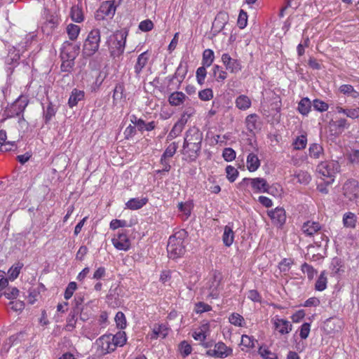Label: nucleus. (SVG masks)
I'll use <instances>...</instances> for the list:
<instances>
[{"label":"nucleus","instance_id":"1","mask_svg":"<svg viewBox=\"0 0 359 359\" xmlns=\"http://www.w3.org/2000/svg\"><path fill=\"white\" fill-rule=\"evenodd\" d=\"M186 231L182 230L170 236L167 245V252L170 259H177L184 254L185 245L184 244V239Z\"/></svg>","mask_w":359,"mask_h":359},{"label":"nucleus","instance_id":"2","mask_svg":"<svg viewBox=\"0 0 359 359\" xmlns=\"http://www.w3.org/2000/svg\"><path fill=\"white\" fill-rule=\"evenodd\" d=\"M339 168L340 165L337 161L328 159L320 163L316 168V171L326 184H331Z\"/></svg>","mask_w":359,"mask_h":359},{"label":"nucleus","instance_id":"3","mask_svg":"<svg viewBox=\"0 0 359 359\" xmlns=\"http://www.w3.org/2000/svg\"><path fill=\"white\" fill-rule=\"evenodd\" d=\"M128 35V31L126 29L117 30L112 35L113 41L109 47L111 57L115 58L123 53Z\"/></svg>","mask_w":359,"mask_h":359},{"label":"nucleus","instance_id":"4","mask_svg":"<svg viewBox=\"0 0 359 359\" xmlns=\"http://www.w3.org/2000/svg\"><path fill=\"white\" fill-rule=\"evenodd\" d=\"M101 41L100 31L98 29H92L84 41L83 54L86 57L93 56L99 49Z\"/></svg>","mask_w":359,"mask_h":359},{"label":"nucleus","instance_id":"5","mask_svg":"<svg viewBox=\"0 0 359 359\" xmlns=\"http://www.w3.org/2000/svg\"><path fill=\"white\" fill-rule=\"evenodd\" d=\"M202 139V133L196 127L191 128L186 132L184 148L197 154L201 150Z\"/></svg>","mask_w":359,"mask_h":359},{"label":"nucleus","instance_id":"6","mask_svg":"<svg viewBox=\"0 0 359 359\" xmlns=\"http://www.w3.org/2000/svg\"><path fill=\"white\" fill-rule=\"evenodd\" d=\"M195 114V109L192 107L187 108L181 114L179 120L175 123L170 131L168 137L174 139L178 137L182 132L189 119Z\"/></svg>","mask_w":359,"mask_h":359},{"label":"nucleus","instance_id":"7","mask_svg":"<svg viewBox=\"0 0 359 359\" xmlns=\"http://www.w3.org/2000/svg\"><path fill=\"white\" fill-rule=\"evenodd\" d=\"M250 184L251 187L255 193H265L269 192V185L266 180L264 178L256 177V178H244L239 183V186L243 187Z\"/></svg>","mask_w":359,"mask_h":359},{"label":"nucleus","instance_id":"8","mask_svg":"<svg viewBox=\"0 0 359 359\" xmlns=\"http://www.w3.org/2000/svg\"><path fill=\"white\" fill-rule=\"evenodd\" d=\"M80 52V46L68 41L62 43L61 48V60H75Z\"/></svg>","mask_w":359,"mask_h":359},{"label":"nucleus","instance_id":"9","mask_svg":"<svg viewBox=\"0 0 359 359\" xmlns=\"http://www.w3.org/2000/svg\"><path fill=\"white\" fill-rule=\"evenodd\" d=\"M344 196L351 201L359 198V182L355 180H347L343 186Z\"/></svg>","mask_w":359,"mask_h":359},{"label":"nucleus","instance_id":"10","mask_svg":"<svg viewBox=\"0 0 359 359\" xmlns=\"http://www.w3.org/2000/svg\"><path fill=\"white\" fill-rule=\"evenodd\" d=\"M222 61L226 67V69L232 74H237L242 69V65L240 60L232 58L229 54L223 53Z\"/></svg>","mask_w":359,"mask_h":359},{"label":"nucleus","instance_id":"11","mask_svg":"<svg viewBox=\"0 0 359 359\" xmlns=\"http://www.w3.org/2000/svg\"><path fill=\"white\" fill-rule=\"evenodd\" d=\"M112 244L118 250L127 251L130 248V241L128 235L122 230L111 239Z\"/></svg>","mask_w":359,"mask_h":359},{"label":"nucleus","instance_id":"12","mask_svg":"<svg viewBox=\"0 0 359 359\" xmlns=\"http://www.w3.org/2000/svg\"><path fill=\"white\" fill-rule=\"evenodd\" d=\"M27 104L28 101L26 99L20 98L17 100L6 111L7 116L14 117L20 116L25 111Z\"/></svg>","mask_w":359,"mask_h":359},{"label":"nucleus","instance_id":"13","mask_svg":"<svg viewBox=\"0 0 359 359\" xmlns=\"http://www.w3.org/2000/svg\"><path fill=\"white\" fill-rule=\"evenodd\" d=\"M116 6L111 1H106L101 4L97 14V19H104L105 17L112 18L115 14Z\"/></svg>","mask_w":359,"mask_h":359},{"label":"nucleus","instance_id":"14","mask_svg":"<svg viewBox=\"0 0 359 359\" xmlns=\"http://www.w3.org/2000/svg\"><path fill=\"white\" fill-rule=\"evenodd\" d=\"M232 349L228 348L223 342H218L215 345L213 349H210L207 351V354L215 358H224L231 355Z\"/></svg>","mask_w":359,"mask_h":359},{"label":"nucleus","instance_id":"15","mask_svg":"<svg viewBox=\"0 0 359 359\" xmlns=\"http://www.w3.org/2000/svg\"><path fill=\"white\" fill-rule=\"evenodd\" d=\"M267 215L276 226H282L286 221L285 210L283 208L277 207L274 210H269Z\"/></svg>","mask_w":359,"mask_h":359},{"label":"nucleus","instance_id":"16","mask_svg":"<svg viewBox=\"0 0 359 359\" xmlns=\"http://www.w3.org/2000/svg\"><path fill=\"white\" fill-rule=\"evenodd\" d=\"M96 345L102 354L111 353L116 349L110 334L100 337L96 340Z\"/></svg>","mask_w":359,"mask_h":359},{"label":"nucleus","instance_id":"17","mask_svg":"<svg viewBox=\"0 0 359 359\" xmlns=\"http://www.w3.org/2000/svg\"><path fill=\"white\" fill-rule=\"evenodd\" d=\"M272 321L275 329L282 335L290 333L292 330V325L286 319L276 316Z\"/></svg>","mask_w":359,"mask_h":359},{"label":"nucleus","instance_id":"18","mask_svg":"<svg viewBox=\"0 0 359 359\" xmlns=\"http://www.w3.org/2000/svg\"><path fill=\"white\" fill-rule=\"evenodd\" d=\"M149 59V54L147 51L142 53L137 57L134 66L135 76L139 78L144 67L147 65Z\"/></svg>","mask_w":359,"mask_h":359},{"label":"nucleus","instance_id":"19","mask_svg":"<svg viewBox=\"0 0 359 359\" xmlns=\"http://www.w3.org/2000/svg\"><path fill=\"white\" fill-rule=\"evenodd\" d=\"M302 230L308 236H313L321 230V225L318 222L307 221L302 225Z\"/></svg>","mask_w":359,"mask_h":359},{"label":"nucleus","instance_id":"20","mask_svg":"<svg viewBox=\"0 0 359 359\" xmlns=\"http://www.w3.org/2000/svg\"><path fill=\"white\" fill-rule=\"evenodd\" d=\"M229 20V15L226 12H219L215 17L212 23V28L215 32H219L224 28Z\"/></svg>","mask_w":359,"mask_h":359},{"label":"nucleus","instance_id":"21","mask_svg":"<svg viewBox=\"0 0 359 359\" xmlns=\"http://www.w3.org/2000/svg\"><path fill=\"white\" fill-rule=\"evenodd\" d=\"M187 95L180 91L172 93L168 97V102L171 106L177 107L182 104L186 99Z\"/></svg>","mask_w":359,"mask_h":359},{"label":"nucleus","instance_id":"22","mask_svg":"<svg viewBox=\"0 0 359 359\" xmlns=\"http://www.w3.org/2000/svg\"><path fill=\"white\" fill-rule=\"evenodd\" d=\"M84 96V91L78 90L76 88L73 89L68 100V104L69 107L73 108L77 105L79 101L83 100Z\"/></svg>","mask_w":359,"mask_h":359},{"label":"nucleus","instance_id":"23","mask_svg":"<svg viewBox=\"0 0 359 359\" xmlns=\"http://www.w3.org/2000/svg\"><path fill=\"white\" fill-rule=\"evenodd\" d=\"M148 202V198L146 197L144 198H133L130 199L126 203V207L128 209L136 210H139L145 205Z\"/></svg>","mask_w":359,"mask_h":359},{"label":"nucleus","instance_id":"24","mask_svg":"<svg viewBox=\"0 0 359 359\" xmlns=\"http://www.w3.org/2000/svg\"><path fill=\"white\" fill-rule=\"evenodd\" d=\"M335 112L337 114H344L347 117L355 119L359 118V107L355 108H343L337 106L335 109Z\"/></svg>","mask_w":359,"mask_h":359},{"label":"nucleus","instance_id":"25","mask_svg":"<svg viewBox=\"0 0 359 359\" xmlns=\"http://www.w3.org/2000/svg\"><path fill=\"white\" fill-rule=\"evenodd\" d=\"M236 107L243 111L248 109L252 104L251 100L245 95H241L236 98Z\"/></svg>","mask_w":359,"mask_h":359},{"label":"nucleus","instance_id":"26","mask_svg":"<svg viewBox=\"0 0 359 359\" xmlns=\"http://www.w3.org/2000/svg\"><path fill=\"white\" fill-rule=\"evenodd\" d=\"M222 241L224 244L230 247L234 241V232L233 231L232 227L226 225L224 229V233L222 236Z\"/></svg>","mask_w":359,"mask_h":359},{"label":"nucleus","instance_id":"27","mask_svg":"<svg viewBox=\"0 0 359 359\" xmlns=\"http://www.w3.org/2000/svg\"><path fill=\"white\" fill-rule=\"evenodd\" d=\"M357 222L355 214L351 212H346L343 216V224L346 228L354 229Z\"/></svg>","mask_w":359,"mask_h":359},{"label":"nucleus","instance_id":"28","mask_svg":"<svg viewBox=\"0 0 359 359\" xmlns=\"http://www.w3.org/2000/svg\"><path fill=\"white\" fill-rule=\"evenodd\" d=\"M70 16L72 20L77 23H80L84 20L82 8L79 7V5H75L72 7Z\"/></svg>","mask_w":359,"mask_h":359},{"label":"nucleus","instance_id":"29","mask_svg":"<svg viewBox=\"0 0 359 359\" xmlns=\"http://www.w3.org/2000/svg\"><path fill=\"white\" fill-rule=\"evenodd\" d=\"M125 87L123 83H118L113 92V102L114 104H116L118 100H122L123 98H126V95L124 94Z\"/></svg>","mask_w":359,"mask_h":359},{"label":"nucleus","instance_id":"30","mask_svg":"<svg viewBox=\"0 0 359 359\" xmlns=\"http://www.w3.org/2000/svg\"><path fill=\"white\" fill-rule=\"evenodd\" d=\"M111 339L113 341V344H114L115 348H116L117 346H123L127 341L126 332L121 331L118 332L113 336L111 335Z\"/></svg>","mask_w":359,"mask_h":359},{"label":"nucleus","instance_id":"31","mask_svg":"<svg viewBox=\"0 0 359 359\" xmlns=\"http://www.w3.org/2000/svg\"><path fill=\"white\" fill-rule=\"evenodd\" d=\"M212 74L217 82H223L227 78L226 72L217 65L213 66Z\"/></svg>","mask_w":359,"mask_h":359},{"label":"nucleus","instance_id":"32","mask_svg":"<svg viewBox=\"0 0 359 359\" xmlns=\"http://www.w3.org/2000/svg\"><path fill=\"white\" fill-rule=\"evenodd\" d=\"M311 108V102L308 97L302 98L298 104V111L302 115H307Z\"/></svg>","mask_w":359,"mask_h":359},{"label":"nucleus","instance_id":"33","mask_svg":"<svg viewBox=\"0 0 359 359\" xmlns=\"http://www.w3.org/2000/svg\"><path fill=\"white\" fill-rule=\"evenodd\" d=\"M24 264L22 262H17L15 264H14L8 270V278L10 280H14L15 279H16L20 273V271L21 269H22Z\"/></svg>","mask_w":359,"mask_h":359},{"label":"nucleus","instance_id":"34","mask_svg":"<svg viewBox=\"0 0 359 359\" xmlns=\"http://www.w3.org/2000/svg\"><path fill=\"white\" fill-rule=\"evenodd\" d=\"M339 90L341 93H343L347 96H350L353 98H357L359 96V93L357 92L351 85H348V84L341 85L339 87Z\"/></svg>","mask_w":359,"mask_h":359},{"label":"nucleus","instance_id":"35","mask_svg":"<svg viewBox=\"0 0 359 359\" xmlns=\"http://www.w3.org/2000/svg\"><path fill=\"white\" fill-rule=\"evenodd\" d=\"M215 59V54L212 50L205 49L203 53L202 64L207 67H210Z\"/></svg>","mask_w":359,"mask_h":359},{"label":"nucleus","instance_id":"36","mask_svg":"<svg viewBox=\"0 0 359 359\" xmlns=\"http://www.w3.org/2000/svg\"><path fill=\"white\" fill-rule=\"evenodd\" d=\"M327 279L325 271L320 273L315 284V289L318 291H323L327 287Z\"/></svg>","mask_w":359,"mask_h":359},{"label":"nucleus","instance_id":"37","mask_svg":"<svg viewBox=\"0 0 359 359\" xmlns=\"http://www.w3.org/2000/svg\"><path fill=\"white\" fill-rule=\"evenodd\" d=\"M67 32L70 40L74 41L77 39L79 32V26L74 24H69L67 27Z\"/></svg>","mask_w":359,"mask_h":359},{"label":"nucleus","instance_id":"38","mask_svg":"<svg viewBox=\"0 0 359 359\" xmlns=\"http://www.w3.org/2000/svg\"><path fill=\"white\" fill-rule=\"evenodd\" d=\"M257 118L258 116L255 114H250L246 117V127L250 132H253L257 129Z\"/></svg>","mask_w":359,"mask_h":359},{"label":"nucleus","instance_id":"39","mask_svg":"<svg viewBox=\"0 0 359 359\" xmlns=\"http://www.w3.org/2000/svg\"><path fill=\"white\" fill-rule=\"evenodd\" d=\"M332 126L336 128V130L339 133H342L345 129L350 127V123L345 118H339L331 123Z\"/></svg>","mask_w":359,"mask_h":359},{"label":"nucleus","instance_id":"40","mask_svg":"<svg viewBox=\"0 0 359 359\" xmlns=\"http://www.w3.org/2000/svg\"><path fill=\"white\" fill-rule=\"evenodd\" d=\"M78 309H73L69 314L67 319V327L69 330L75 327L76 323V316L79 313Z\"/></svg>","mask_w":359,"mask_h":359},{"label":"nucleus","instance_id":"41","mask_svg":"<svg viewBox=\"0 0 359 359\" xmlns=\"http://www.w3.org/2000/svg\"><path fill=\"white\" fill-rule=\"evenodd\" d=\"M56 110L53 107V105L50 102L46 109H43V117L45 123L47 124L50 122L51 118L55 115Z\"/></svg>","mask_w":359,"mask_h":359},{"label":"nucleus","instance_id":"42","mask_svg":"<svg viewBox=\"0 0 359 359\" xmlns=\"http://www.w3.org/2000/svg\"><path fill=\"white\" fill-rule=\"evenodd\" d=\"M229 323L235 326L243 327L245 323L243 317L237 313H233L229 318Z\"/></svg>","mask_w":359,"mask_h":359},{"label":"nucleus","instance_id":"43","mask_svg":"<svg viewBox=\"0 0 359 359\" xmlns=\"http://www.w3.org/2000/svg\"><path fill=\"white\" fill-rule=\"evenodd\" d=\"M19 292L17 287L8 286L2 294L8 299H15L18 297Z\"/></svg>","mask_w":359,"mask_h":359},{"label":"nucleus","instance_id":"44","mask_svg":"<svg viewBox=\"0 0 359 359\" xmlns=\"http://www.w3.org/2000/svg\"><path fill=\"white\" fill-rule=\"evenodd\" d=\"M307 144V138L304 135L298 136L293 142L294 149L296 150H300L306 147Z\"/></svg>","mask_w":359,"mask_h":359},{"label":"nucleus","instance_id":"45","mask_svg":"<svg viewBox=\"0 0 359 359\" xmlns=\"http://www.w3.org/2000/svg\"><path fill=\"white\" fill-rule=\"evenodd\" d=\"M156 124L155 121L146 123L143 119H142L137 127V130L141 133H143L144 131L149 132L153 130L156 128Z\"/></svg>","mask_w":359,"mask_h":359},{"label":"nucleus","instance_id":"46","mask_svg":"<svg viewBox=\"0 0 359 359\" xmlns=\"http://www.w3.org/2000/svg\"><path fill=\"white\" fill-rule=\"evenodd\" d=\"M179 351L183 357H187L191 354L192 348L187 341H183L179 345Z\"/></svg>","mask_w":359,"mask_h":359},{"label":"nucleus","instance_id":"47","mask_svg":"<svg viewBox=\"0 0 359 359\" xmlns=\"http://www.w3.org/2000/svg\"><path fill=\"white\" fill-rule=\"evenodd\" d=\"M309 151L311 157H318L323 153V149L321 145L314 143L310 145Z\"/></svg>","mask_w":359,"mask_h":359},{"label":"nucleus","instance_id":"48","mask_svg":"<svg viewBox=\"0 0 359 359\" xmlns=\"http://www.w3.org/2000/svg\"><path fill=\"white\" fill-rule=\"evenodd\" d=\"M226 177L230 182H233L238 175V171L231 165L226 166Z\"/></svg>","mask_w":359,"mask_h":359},{"label":"nucleus","instance_id":"49","mask_svg":"<svg viewBox=\"0 0 359 359\" xmlns=\"http://www.w3.org/2000/svg\"><path fill=\"white\" fill-rule=\"evenodd\" d=\"M205 67H207L203 65L202 67H198L196 70V80L198 83L201 85L204 83L205 79L206 77L207 71Z\"/></svg>","mask_w":359,"mask_h":359},{"label":"nucleus","instance_id":"50","mask_svg":"<svg viewBox=\"0 0 359 359\" xmlns=\"http://www.w3.org/2000/svg\"><path fill=\"white\" fill-rule=\"evenodd\" d=\"M302 271L304 273L307 274L308 278L310 280L313 279L314 276L317 273V271L313 267L307 263H304L302 265Z\"/></svg>","mask_w":359,"mask_h":359},{"label":"nucleus","instance_id":"51","mask_svg":"<svg viewBox=\"0 0 359 359\" xmlns=\"http://www.w3.org/2000/svg\"><path fill=\"white\" fill-rule=\"evenodd\" d=\"M116 325L120 329H124L126 327V319L124 313L118 311L115 316Z\"/></svg>","mask_w":359,"mask_h":359},{"label":"nucleus","instance_id":"52","mask_svg":"<svg viewBox=\"0 0 359 359\" xmlns=\"http://www.w3.org/2000/svg\"><path fill=\"white\" fill-rule=\"evenodd\" d=\"M76 288H77L76 283L75 282H70L65 289V294H64L65 299L67 300L69 299L72 297V295H73L74 291L76 290Z\"/></svg>","mask_w":359,"mask_h":359},{"label":"nucleus","instance_id":"53","mask_svg":"<svg viewBox=\"0 0 359 359\" xmlns=\"http://www.w3.org/2000/svg\"><path fill=\"white\" fill-rule=\"evenodd\" d=\"M74 60H62L61 71L67 73L71 72L74 67Z\"/></svg>","mask_w":359,"mask_h":359},{"label":"nucleus","instance_id":"54","mask_svg":"<svg viewBox=\"0 0 359 359\" xmlns=\"http://www.w3.org/2000/svg\"><path fill=\"white\" fill-rule=\"evenodd\" d=\"M248 15L247 13L241 10L238 18V26L240 29H244L247 26Z\"/></svg>","mask_w":359,"mask_h":359},{"label":"nucleus","instance_id":"55","mask_svg":"<svg viewBox=\"0 0 359 359\" xmlns=\"http://www.w3.org/2000/svg\"><path fill=\"white\" fill-rule=\"evenodd\" d=\"M260 165L259 158H247V168L250 172H254Z\"/></svg>","mask_w":359,"mask_h":359},{"label":"nucleus","instance_id":"56","mask_svg":"<svg viewBox=\"0 0 359 359\" xmlns=\"http://www.w3.org/2000/svg\"><path fill=\"white\" fill-rule=\"evenodd\" d=\"M198 97L201 100L208 101L213 97V92L210 88H206L198 93Z\"/></svg>","mask_w":359,"mask_h":359},{"label":"nucleus","instance_id":"57","mask_svg":"<svg viewBox=\"0 0 359 359\" xmlns=\"http://www.w3.org/2000/svg\"><path fill=\"white\" fill-rule=\"evenodd\" d=\"M313 106L316 111L320 112L325 111L328 109V104L326 102L317 99L313 100Z\"/></svg>","mask_w":359,"mask_h":359},{"label":"nucleus","instance_id":"58","mask_svg":"<svg viewBox=\"0 0 359 359\" xmlns=\"http://www.w3.org/2000/svg\"><path fill=\"white\" fill-rule=\"evenodd\" d=\"M297 181L301 184H307L311 181V176L305 172H299L296 175Z\"/></svg>","mask_w":359,"mask_h":359},{"label":"nucleus","instance_id":"59","mask_svg":"<svg viewBox=\"0 0 359 359\" xmlns=\"http://www.w3.org/2000/svg\"><path fill=\"white\" fill-rule=\"evenodd\" d=\"M311 328V324L309 323H304L300 327L299 336L302 339H306L309 334Z\"/></svg>","mask_w":359,"mask_h":359},{"label":"nucleus","instance_id":"60","mask_svg":"<svg viewBox=\"0 0 359 359\" xmlns=\"http://www.w3.org/2000/svg\"><path fill=\"white\" fill-rule=\"evenodd\" d=\"M241 344L248 348L255 347V339L253 337L243 334L241 337Z\"/></svg>","mask_w":359,"mask_h":359},{"label":"nucleus","instance_id":"61","mask_svg":"<svg viewBox=\"0 0 359 359\" xmlns=\"http://www.w3.org/2000/svg\"><path fill=\"white\" fill-rule=\"evenodd\" d=\"M205 329H206V325H203V327L200 331H195L192 334V337H194V339L196 340H199L201 341H204V340L206 338V335L205 334Z\"/></svg>","mask_w":359,"mask_h":359},{"label":"nucleus","instance_id":"62","mask_svg":"<svg viewBox=\"0 0 359 359\" xmlns=\"http://www.w3.org/2000/svg\"><path fill=\"white\" fill-rule=\"evenodd\" d=\"M154 27V24L150 20L142 21L139 25V29L143 32L151 31Z\"/></svg>","mask_w":359,"mask_h":359},{"label":"nucleus","instance_id":"63","mask_svg":"<svg viewBox=\"0 0 359 359\" xmlns=\"http://www.w3.org/2000/svg\"><path fill=\"white\" fill-rule=\"evenodd\" d=\"M177 146L175 143H171L165 149L162 157H172L175 154Z\"/></svg>","mask_w":359,"mask_h":359},{"label":"nucleus","instance_id":"64","mask_svg":"<svg viewBox=\"0 0 359 359\" xmlns=\"http://www.w3.org/2000/svg\"><path fill=\"white\" fill-rule=\"evenodd\" d=\"M177 208L179 210L182 212H183L187 217L190 216L191 215V205L187 203H179L177 205Z\"/></svg>","mask_w":359,"mask_h":359}]
</instances>
